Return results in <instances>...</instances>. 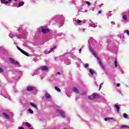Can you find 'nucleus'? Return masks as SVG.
<instances>
[{
  "instance_id": "f257e3e1",
  "label": "nucleus",
  "mask_w": 129,
  "mask_h": 129,
  "mask_svg": "<svg viewBox=\"0 0 129 129\" xmlns=\"http://www.w3.org/2000/svg\"><path fill=\"white\" fill-rule=\"evenodd\" d=\"M88 42L89 43V51H90L92 55H93V56H94L95 58H97L99 65H100V66H102V63L101 62V60H100V58L97 57V55H96V53L95 52V51L92 50V48H93L94 46H95V48H98L99 47L98 43H97L96 41H95V40L92 39H89Z\"/></svg>"
},
{
  "instance_id": "f03ea898",
  "label": "nucleus",
  "mask_w": 129,
  "mask_h": 129,
  "mask_svg": "<svg viewBox=\"0 0 129 129\" xmlns=\"http://www.w3.org/2000/svg\"><path fill=\"white\" fill-rule=\"evenodd\" d=\"M9 36L11 38H13V37H16L17 39H22L23 38V35L17 33H11L9 34Z\"/></svg>"
},
{
  "instance_id": "7ed1b4c3",
  "label": "nucleus",
  "mask_w": 129,
  "mask_h": 129,
  "mask_svg": "<svg viewBox=\"0 0 129 129\" xmlns=\"http://www.w3.org/2000/svg\"><path fill=\"white\" fill-rule=\"evenodd\" d=\"M56 112H57V113H59V114H60V115H61V116L63 118H65V117H66V114L65 113V111H64L63 110L57 109Z\"/></svg>"
},
{
  "instance_id": "20e7f679",
  "label": "nucleus",
  "mask_w": 129,
  "mask_h": 129,
  "mask_svg": "<svg viewBox=\"0 0 129 129\" xmlns=\"http://www.w3.org/2000/svg\"><path fill=\"white\" fill-rule=\"evenodd\" d=\"M61 17H62V16H57V18L60 19V20L56 21V23L58 24V26H59V27H62V26H63V25H64V23H63V19L62 18H61Z\"/></svg>"
},
{
  "instance_id": "39448f33",
  "label": "nucleus",
  "mask_w": 129,
  "mask_h": 129,
  "mask_svg": "<svg viewBox=\"0 0 129 129\" xmlns=\"http://www.w3.org/2000/svg\"><path fill=\"white\" fill-rule=\"evenodd\" d=\"M73 23H74V25H75L76 26H78V25H81V24H82V23H83V21H82L79 19L74 20Z\"/></svg>"
},
{
  "instance_id": "423d86ee",
  "label": "nucleus",
  "mask_w": 129,
  "mask_h": 129,
  "mask_svg": "<svg viewBox=\"0 0 129 129\" xmlns=\"http://www.w3.org/2000/svg\"><path fill=\"white\" fill-rule=\"evenodd\" d=\"M2 95L3 96L5 97V98H8V99H10L11 98V97L9 95V94L7 93V92L6 91H3L2 92Z\"/></svg>"
},
{
  "instance_id": "0eeeda50",
  "label": "nucleus",
  "mask_w": 129,
  "mask_h": 129,
  "mask_svg": "<svg viewBox=\"0 0 129 129\" xmlns=\"http://www.w3.org/2000/svg\"><path fill=\"white\" fill-rule=\"evenodd\" d=\"M10 61L12 64H13L14 65H20V62L15 61V59H14L13 58H10Z\"/></svg>"
},
{
  "instance_id": "6e6552de",
  "label": "nucleus",
  "mask_w": 129,
  "mask_h": 129,
  "mask_svg": "<svg viewBox=\"0 0 129 129\" xmlns=\"http://www.w3.org/2000/svg\"><path fill=\"white\" fill-rule=\"evenodd\" d=\"M41 33H43V34H47L50 32V29L48 28H41Z\"/></svg>"
},
{
  "instance_id": "1a4fd4ad",
  "label": "nucleus",
  "mask_w": 129,
  "mask_h": 129,
  "mask_svg": "<svg viewBox=\"0 0 129 129\" xmlns=\"http://www.w3.org/2000/svg\"><path fill=\"white\" fill-rule=\"evenodd\" d=\"M55 50V47H53L52 48H51L48 51V49H46V50H45L44 53L45 54H50V53H51V52H52L53 50Z\"/></svg>"
},
{
  "instance_id": "9d476101",
  "label": "nucleus",
  "mask_w": 129,
  "mask_h": 129,
  "mask_svg": "<svg viewBox=\"0 0 129 129\" xmlns=\"http://www.w3.org/2000/svg\"><path fill=\"white\" fill-rule=\"evenodd\" d=\"M34 89H35V88L32 86H27L26 89L27 91H32V90H34Z\"/></svg>"
},
{
  "instance_id": "9b49d317",
  "label": "nucleus",
  "mask_w": 129,
  "mask_h": 129,
  "mask_svg": "<svg viewBox=\"0 0 129 129\" xmlns=\"http://www.w3.org/2000/svg\"><path fill=\"white\" fill-rule=\"evenodd\" d=\"M40 69L42 71H47L49 68L47 66H43L40 67Z\"/></svg>"
},
{
  "instance_id": "f8f14e48",
  "label": "nucleus",
  "mask_w": 129,
  "mask_h": 129,
  "mask_svg": "<svg viewBox=\"0 0 129 129\" xmlns=\"http://www.w3.org/2000/svg\"><path fill=\"white\" fill-rule=\"evenodd\" d=\"M30 105L32 107H34L36 110H38V107H37V105L36 104L33 103V102H30Z\"/></svg>"
},
{
  "instance_id": "ddd939ff",
  "label": "nucleus",
  "mask_w": 129,
  "mask_h": 129,
  "mask_svg": "<svg viewBox=\"0 0 129 129\" xmlns=\"http://www.w3.org/2000/svg\"><path fill=\"white\" fill-rule=\"evenodd\" d=\"M1 4H4V5H8V4H10V2H9V0H8V1L6 0H1Z\"/></svg>"
},
{
  "instance_id": "4468645a",
  "label": "nucleus",
  "mask_w": 129,
  "mask_h": 129,
  "mask_svg": "<svg viewBox=\"0 0 129 129\" xmlns=\"http://www.w3.org/2000/svg\"><path fill=\"white\" fill-rule=\"evenodd\" d=\"M24 5H25V2L22 1L18 4V6H16V8H20V7H23Z\"/></svg>"
},
{
  "instance_id": "2eb2a0df",
  "label": "nucleus",
  "mask_w": 129,
  "mask_h": 129,
  "mask_svg": "<svg viewBox=\"0 0 129 129\" xmlns=\"http://www.w3.org/2000/svg\"><path fill=\"white\" fill-rule=\"evenodd\" d=\"M89 72L91 75H93L94 74H95L96 75V72H95L93 69H90Z\"/></svg>"
},
{
  "instance_id": "dca6fc26",
  "label": "nucleus",
  "mask_w": 129,
  "mask_h": 129,
  "mask_svg": "<svg viewBox=\"0 0 129 129\" xmlns=\"http://www.w3.org/2000/svg\"><path fill=\"white\" fill-rule=\"evenodd\" d=\"M89 26L90 27H92L93 28H96V27H97V24L93 22H92L90 24Z\"/></svg>"
},
{
  "instance_id": "f3484780",
  "label": "nucleus",
  "mask_w": 129,
  "mask_h": 129,
  "mask_svg": "<svg viewBox=\"0 0 129 129\" xmlns=\"http://www.w3.org/2000/svg\"><path fill=\"white\" fill-rule=\"evenodd\" d=\"M3 114L4 116H5L7 119H10V116L8 114H7V113L3 112Z\"/></svg>"
},
{
  "instance_id": "a211bd4d",
  "label": "nucleus",
  "mask_w": 129,
  "mask_h": 129,
  "mask_svg": "<svg viewBox=\"0 0 129 129\" xmlns=\"http://www.w3.org/2000/svg\"><path fill=\"white\" fill-rule=\"evenodd\" d=\"M115 108H116V109L117 110V113H118V112H119V106H118V105L115 104Z\"/></svg>"
},
{
  "instance_id": "6ab92c4d",
  "label": "nucleus",
  "mask_w": 129,
  "mask_h": 129,
  "mask_svg": "<svg viewBox=\"0 0 129 129\" xmlns=\"http://www.w3.org/2000/svg\"><path fill=\"white\" fill-rule=\"evenodd\" d=\"M64 63L66 65H70V64H71V63L70 62V60L69 59H66L64 61Z\"/></svg>"
},
{
  "instance_id": "aec40b11",
  "label": "nucleus",
  "mask_w": 129,
  "mask_h": 129,
  "mask_svg": "<svg viewBox=\"0 0 129 129\" xmlns=\"http://www.w3.org/2000/svg\"><path fill=\"white\" fill-rule=\"evenodd\" d=\"M45 97L46 99H49V98H51V95L49 94V93H45Z\"/></svg>"
},
{
  "instance_id": "412c9836",
  "label": "nucleus",
  "mask_w": 129,
  "mask_h": 129,
  "mask_svg": "<svg viewBox=\"0 0 129 129\" xmlns=\"http://www.w3.org/2000/svg\"><path fill=\"white\" fill-rule=\"evenodd\" d=\"M73 91H74V92H75V93H79V91H78L76 87H74L73 88Z\"/></svg>"
},
{
  "instance_id": "4be33fe9",
  "label": "nucleus",
  "mask_w": 129,
  "mask_h": 129,
  "mask_svg": "<svg viewBox=\"0 0 129 129\" xmlns=\"http://www.w3.org/2000/svg\"><path fill=\"white\" fill-rule=\"evenodd\" d=\"M93 98H97V97H98V94L96 93H93L92 94Z\"/></svg>"
},
{
  "instance_id": "5701e85b",
  "label": "nucleus",
  "mask_w": 129,
  "mask_h": 129,
  "mask_svg": "<svg viewBox=\"0 0 129 129\" xmlns=\"http://www.w3.org/2000/svg\"><path fill=\"white\" fill-rule=\"evenodd\" d=\"M17 74H18V75H21L22 73H23L22 71L17 70L16 71Z\"/></svg>"
},
{
  "instance_id": "b1692460",
  "label": "nucleus",
  "mask_w": 129,
  "mask_h": 129,
  "mask_svg": "<svg viewBox=\"0 0 129 129\" xmlns=\"http://www.w3.org/2000/svg\"><path fill=\"white\" fill-rule=\"evenodd\" d=\"M28 111L29 113H31V114H33V113H34V111L31 108H29Z\"/></svg>"
},
{
  "instance_id": "393cba45",
  "label": "nucleus",
  "mask_w": 129,
  "mask_h": 129,
  "mask_svg": "<svg viewBox=\"0 0 129 129\" xmlns=\"http://www.w3.org/2000/svg\"><path fill=\"white\" fill-rule=\"evenodd\" d=\"M83 66H84V68H88V67H89V64H88V63H84L83 64Z\"/></svg>"
},
{
  "instance_id": "a878e982",
  "label": "nucleus",
  "mask_w": 129,
  "mask_h": 129,
  "mask_svg": "<svg viewBox=\"0 0 129 129\" xmlns=\"http://www.w3.org/2000/svg\"><path fill=\"white\" fill-rule=\"evenodd\" d=\"M55 90H57L58 92H61V90L58 87H55Z\"/></svg>"
},
{
  "instance_id": "bb28decb",
  "label": "nucleus",
  "mask_w": 129,
  "mask_h": 129,
  "mask_svg": "<svg viewBox=\"0 0 129 129\" xmlns=\"http://www.w3.org/2000/svg\"><path fill=\"white\" fill-rule=\"evenodd\" d=\"M120 127L121 128H123V127H127V128H129V126L126 125H122L120 126Z\"/></svg>"
},
{
  "instance_id": "cd10ccee",
  "label": "nucleus",
  "mask_w": 129,
  "mask_h": 129,
  "mask_svg": "<svg viewBox=\"0 0 129 129\" xmlns=\"http://www.w3.org/2000/svg\"><path fill=\"white\" fill-rule=\"evenodd\" d=\"M109 119H112V118H110V117H106L104 118V120L105 121H107V120H109Z\"/></svg>"
},
{
  "instance_id": "c85d7f7f",
  "label": "nucleus",
  "mask_w": 129,
  "mask_h": 129,
  "mask_svg": "<svg viewBox=\"0 0 129 129\" xmlns=\"http://www.w3.org/2000/svg\"><path fill=\"white\" fill-rule=\"evenodd\" d=\"M25 125L26 126H28V127H31V124L29 123V122H25Z\"/></svg>"
},
{
  "instance_id": "c756f323",
  "label": "nucleus",
  "mask_w": 129,
  "mask_h": 129,
  "mask_svg": "<svg viewBox=\"0 0 129 129\" xmlns=\"http://www.w3.org/2000/svg\"><path fill=\"white\" fill-rule=\"evenodd\" d=\"M80 32H81V33H83V32H85V29L80 28Z\"/></svg>"
},
{
  "instance_id": "7c9ffc66",
  "label": "nucleus",
  "mask_w": 129,
  "mask_h": 129,
  "mask_svg": "<svg viewBox=\"0 0 129 129\" xmlns=\"http://www.w3.org/2000/svg\"><path fill=\"white\" fill-rule=\"evenodd\" d=\"M23 54L24 55H25V56H27V57H30V55L29 54V53H28V52L24 51V52L23 53Z\"/></svg>"
},
{
  "instance_id": "2f4dec72",
  "label": "nucleus",
  "mask_w": 129,
  "mask_h": 129,
  "mask_svg": "<svg viewBox=\"0 0 129 129\" xmlns=\"http://www.w3.org/2000/svg\"><path fill=\"white\" fill-rule=\"evenodd\" d=\"M123 19L124 20V21H126L127 20V17L126 15L123 16Z\"/></svg>"
},
{
  "instance_id": "473e14b6",
  "label": "nucleus",
  "mask_w": 129,
  "mask_h": 129,
  "mask_svg": "<svg viewBox=\"0 0 129 129\" xmlns=\"http://www.w3.org/2000/svg\"><path fill=\"white\" fill-rule=\"evenodd\" d=\"M88 99H89V100H93V99H94V98H93V97H91L90 96H89L88 97Z\"/></svg>"
},
{
  "instance_id": "72a5a7b5",
  "label": "nucleus",
  "mask_w": 129,
  "mask_h": 129,
  "mask_svg": "<svg viewBox=\"0 0 129 129\" xmlns=\"http://www.w3.org/2000/svg\"><path fill=\"white\" fill-rule=\"evenodd\" d=\"M57 36H58V37H62V36H64V34L62 33H59L57 34Z\"/></svg>"
},
{
  "instance_id": "f704fd0d",
  "label": "nucleus",
  "mask_w": 129,
  "mask_h": 129,
  "mask_svg": "<svg viewBox=\"0 0 129 129\" xmlns=\"http://www.w3.org/2000/svg\"><path fill=\"white\" fill-rule=\"evenodd\" d=\"M86 4H87V5H88V7H89L90 6H91V4L90 3V2H89L88 1H86Z\"/></svg>"
},
{
  "instance_id": "c9c22d12",
  "label": "nucleus",
  "mask_w": 129,
  "mask_h": 129,
  "mask_svg": "<svg viewBox=\"0 0 129 129\" xmlns=\"http://www.w3.org/2000/svg\"><path fill=\"white\" fill-rule=\"evenodd\" d=\"M5 71V70H4V69L0 68V73H3V72H4Z\"/></svg>"
},
{
  "instance_id": "e433bc0d",
  "label": "nucleus",
  "mask_w": 129,
  "mask_h": 129,
  "mask_svg": "<svg viewBox=\"0 0 129 129\" xmlns=\"http://www.w3.org/2000/svg\"><path fill=\"white\" fill-rule=\"evenodd\" d=\"M123 115L124 118H127V114H126V113L123 114Z\"/></svg>"
},
{
  "instance_id": "4c0bfd02",
  "label": "nucleus",
  "mask_w": 129,
  "mask_h": 129,
  "mask_svg": "<svg viewBox=\"0 0 129 129\" xmlns=\"http://www.w3.org/2000/svg\"><path fill=\"white\" fill-rule=\"evenodd\" d=\"M114 64H115V67H117V61H116V60L114 61Z\"/></svg>"
},
{
  "instance_id": "58836bf2",
  "label": "nucleus",
  "mask_w": 129,
  "mask_h": 129,
  "mask_svg": "<svg viewBox=\"0 0 129 129\" xmlns=\"http://www.w3.org/2000/svg\"><path fill=\"white\" fill-rule=\"evenodd\" d=\"M124 32L126 33L127 35L128 36H129V31H128V30H125Z\"/></svg>"
},
{
  "instance_id": "ea45409f",
  "label": "nucleus",
  "mask_w": 129,
  "mask_h": 129,
  "mask_svg": "<svg viewBox=\"0 0 129 129\" xmlns=\"http://www.w3.org/2000/svg\"><path fill=\"white\" fill-rule=\"evenodd\" d=\"M102 84H103V83H102L100 84L99 90H100V89H101V85H102Z\"/></svg>"
},
{
  "instance_id": "a19ab883",
  "label": "nucleus",
  "mask_w": 129,
  "mask_h": 129,
  "mask_svg": "<svg viewBox=\"0 0 129 129\" xmlns=\"http://www.w3.org/2000/svg\"><path fill=\"white\" fill-rule=\"evenodd\" d=\"M19 51H20V52H21V53H22V54H23V53L25 52V51H24L23 49H21L19 50Z\"/></svg>"
},
{
  "instance_id": "79ce46f5",
  "label": "nucleus",
  "mask_w": 129,
  "mask_h": 129,
  "mask_svg": "<svg viewBox=\"0 0 129 129\" xmlns=\"http://www.w3.org/2000/svg\"><path fill=\"white\" fill-rule=\"evenodd\" d=\"M19 51H20V52H21V53H22V54H23V53L25 52V51H24L23 49H21L19 50Z\"/></svg>"
},
{
  "instance_id": "37998d69",
  "label": "nucleus",
  "mask_w": 129,
  "mask_h": 129,
  "mask_svg": "<svg viewBox=\"0 0 129 129\" xmlns=\"http://www.w3.org/2000/svg\"><path fill=\"white\" fill-rule=\"evenodd\" d=\"M19 51H20V52H21V53H22V54H23V53L25 52V51H24L23 49H21L19 50Z\"/></svg>"
},
{
  "instance_id": "c03bdc74",
  "label": "nucleus",
  "mask_w": 129,
  "mask_h": 129,
  "mask_svg": "<svg viewBox=\"0 0 129 129\" xmlns=\"http://www.w3.org/2000/svg\"><path fill=\"white\" fill-rule=\"evenodd\" d=\"M18 31H19V32H22V28H19L18 29Z\"/></svg>"
},
{
  "instance_id": "a18cd8bd",
  "label": "nucleus",
  "mask_w": 129,
  "mask_h": 129,
  "mask_svg": "<svg viewBox=\"0 0 129 129\" xmlns=\"http://www.w3.org/2000/svg\"><path fill=\"white\" fill-rule=\"evenodd\" d=\"M82 95H86V92H84L82 93Z\"/></svg>"
},
{
  "instance_id": "49530a36",
  "label": "nucleus",
  "mask_w": 129,
  "mask_h": 129,
  "mask_svg": "<svg viewBox=\"0 0 129 129\" xmlns=\"http://www.w3.org/2000/svg\"><path fill=\"white\" fill-rule=\"evenodd\" d=\"M83 48V46L79 50V52L81 53V49Z\"/></svg>"
},
{
  "instance_id": "de8ad7c7",
  "label": "nucleus",
  "mask_w": 129,
  "mask_h": 129,
  "mask_svg": "<svg viewBox=\"0 0 129 129\" xmlns=\"http://www.w3.org/2000/svg\"><path fill=\"white\" fill-rule=\"evenodd\" d=\"M119 86H120V84L119 83H117V87H119Z\"/></svg>"
},
{
  "instance_id": "09e8293b",
  "label": "nucleus",
  "mask_w": 129,
  "mask_h": 129,
  "mask_svg": "<svg viewBox=\"0 0 129 129\" xmlns=\"http://www.w3.org/2000/svg\"><path fill=\"white\" fill-rule=\"evenodd\" d=\"M14 2H18V0H13ZM9 2H12V0H9Z\"/></svg>"
},
{
  "instance_id": "8fccbe9b",
  "label": "nucleus",
  "mask_w": 129,
  "mask_h": 129,
  "mask_svg": "<svg viewBox=\"0 0 129 129\" xmlns=\"http://www.w3.org/2000/svg\"><path fill=\"white\" fill-rule=\"evenodd\" d=\"M17 48L19 50H20V49H21V48L19 46H17Z\"/></svg>"
},
{
  "instance_id": "3c124183",
  "label": "nucleus",
  "mask_w": 129,
  "mask_h": 129,
  "mask_svg": "<svg viewBox=\"0 0 129 129\" xmlns=\"http://www.w3.org/2000/svg\"><path fill=\"white\" fill-rule=\"evenodd\" d=\"M56 74H57L58 75H60V72H58L56 73Z\"/></svg>"
},
{
  "instance_id": "603ef678",
  "label": "nucleus",
  "mask_w": 129,
  "mask_h": 129,
  "mask_svg": "<svg viewBox=\"0 0 129 129\" xmlns=\"http://www.w3.org/2000/svg\"><path fill=\"white\" fill-rule=\"evenodd\" d=\"M101 13H102L101 11H99L98 12V14H101Z\"/></svg>"
},
{
  "instance_id": "864d4df0",
  "label": "nucleus",
  "mask_w": 129,
  "mask_h": 129,
  "mask_svg": "<svg viewBox=\"0 0 129 129\" xmlns=\"http://www.w3.org/2000/svg\"><path fill=\"white\" fill-rule=\"evenodd\" d=\"M83 13H87V11H83Z\"/></svg>"
},
{
  "instance_id": "5fc2aeb1",
  "label": "nucleus",
  "mask_w": 129,
  "mask_h": 129,
  "mask_svg": "<svg viewBox=\"0 0 129 129\" xmlns=\"http://www.w3.org/2000/svg\"><path fill=\"white\" fill-rule=\"evenodd\" d=\"M15 92H18V90H15Z\"/></svg>"
},
{
  "instance_id": "6e6d98bb",
  "label": "nucleus",
  "mask_w": 129,
  "mask_h": 129,
  "mask_svg": "<svg viewBox=\"0 0 129 129\" xmlns=\"http://www.w3.org/2000/svg\"><path fill=\"white\" fill-rule=\"evenodd\" d=\"M29 129H34V128H29Z\"/></svg>"
},
{
  "instance_id": "4d7b16f0",
  "label": "nucleus",
  "mask_w": 129,
  "mask_h": 129,
  "mask_svg": "<svg viewBox=\"0 0 129 129\" xmlns=\"http://www.w3.org/2000/svg\"><path fill=\"white\" fill-rule=\"evenodd\" d=\"M0 50H2V47H0Z\"/></svg>"
},
{
  "instance_id": "13d9d810",
  "label": "nucleus",
  "mask_w": 129,
  "mask_h": 129,
  "mask_svg": "<svg viewBox=\"0 0 129 129\" xmlns=\"http://www.w3.org/2000/svg\"><path fill=\"white\" fill-rule=\"evenodd\" d=\"M111 24H113V22H111Z\"/></svg>"
},
{
  "instance_id": "bf43d9fd",
  "label": "nucleus",
  "mask_w": 129,
  "mask_h": 129,
  "mask_svg": "<svg viewBox=\"0 0 129 129\" xmlns=\"http://www.w3.org/2000/svg\"><path fill=\"white\" fill-rule=\"evenodd\" d=\"M111 24H113V22H111Z\"/></svg>"
},
{
  "instance_id": "052dcab7",
  "label": "nucleus",
  "mask_w": 129,
  "mask_h": 129,
  "mask_svg": "<svg viewBox=\"0 0 129 129\" xmlns=\"http://www.w3.org/2000/svg\"><path fill=\"white\" fill-rule=\"evenodd\" d=\"M107 19H109V17H107Z\"/></svg>"
},
{
  "instance_id": "680f3d73",
  "label": "nucleus",
  "mask_w": 129,
  "mask_h": 129,
  "mask_svg": "<svg viewBox=\"0 0 129 129\" xmlns=\"http://www.w3.org/2000/svg\"><path fill=\"white\" fill-rule=\"evenodd\" d=\"M57 59H60V58H59V57H57Z\"/></svg>"
},
{
  "instance_id": "e2e57ef3",
  "label": "nucleus",
  "mask_w": 129,
  "mask_h": 129,
  "mask_svg": "<svg viewBox=\"0 0 129 129\" xmlns=\"http://www.w3.org/2000/svg\"><path fill=\"white\" fill-rule=\"evenodd\" d=\"M120 39H121V37H120Z\"/></svg>"
}]
</instances>
